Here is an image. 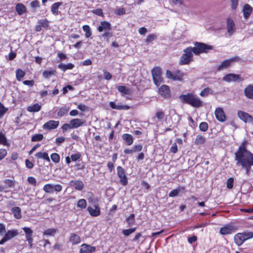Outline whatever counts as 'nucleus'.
Instances as JSON below:
<instances>
[{"mask_svg":"<svg viewBox=\"0 0 253 253\" xmlns=\"http://www.w3.org/2000/svg\"><path fill=\"white\" fill-rule=\"evenodd\" d=\"M49 21L46 19H41L38 21V24L43 28H47L49 26Z\"/></svg>","mask_w":253,"mask_h":253,"instance_id":"obj_46","label":"nucleus"},{"mask_svg":"<svg viewBox=\"0 0 253 253\" xmlns=\"http://www.w3.org/2000/svg\"><path fill=\"white\" fill-rule=\"evenodd\" d=\"M214 114L216 119L219 122H223L226 120V116L222 108H216L214 112Z\"/></svg>","mask_w":253,"mask_h":253,"instance_id":"obj_12","label":"nucleus"},{"mask_svg":"<svg viewBox=\"0 0 253 253\" xmlns=\"http://www.w3.org/2000/svg\"><path fill=\"white\" fill-rule=\"evenodd\" d=\"M8 110L7 108H5L3 105L0 102V118H2L4 114Z\"/></svg>","mask_w":253,"mask_h":253,"instance_id":"obj_51","label":"nucleus"},{"mask_svg":"<svg viewBox=\"0 0 253 253\" xmlns=\"http://www.w3.org/2000/svg\"><path fill=\"white\" fill-rule=\"evenodd\" d=\"M16 11L19 15H22L26 12V7L22 3H17L16 5Z\"/></svg>","mask_w":253,"mask_h":253,"instance_id":"obj_32","label":"nucleus"},{"mask_svg":"<svg viewBox=\"0 0 253 253\" xmlns=\"http://www.w3.org/2000/svg\"><path fill=\"white\" fill-rule=\"evenodd\" d=\"M28 182L32 185H36L37 181L35 177L33 176H29L27 179Z\"/></svg>","mask_w":253,"mask_h":253,"instance_id":"obj_63","label":"nucleus"},{"mask_svg":"<svg viewBox=\"0 0 253 253\" xmlns=\"http://www.w3.org/2000/svg\"><path fill=\"white\" fill-rule=\"evenodd\" d=\"M227 29L230 36H232L235 32V25L234 22L231 18L226 19Z\"/></svg>","mask_w":253,"mask_h":253,"instance_id":"obj_13","label":"nucleus"},{"mask_svg":"<svg viewBox=\"0 0 253 253\" xmlns=\"http://www.w3.org/2000/svg\"><path fill=\"white\" fill-rule=\"evenodd\" d=\"M63 187L60 184H52L48 183L45 184L43 187V190L47 193H51L53 191L60 192L62 190Z\"/></svg>","mask_w":253,"mask_h":253,"instance_id":"obj_5","label":"nucleus"},{"mask_svg":"<svg viewBox=\"0 0 253 253\" xmlns=\"http://www.w3.org/2000/svg\"><path fill=\"white\" fill-rule=\"evenodd\" d=\"M57 232V230L55 228H49L45 230L43 232L44 235L53 236Z\"/></svg>","mask_w":253,"mask_h":253,"instance_id":"obj_45","label":"nucleus"},{"mask_svg":"<svg viewBox=\"0 0 253 253\" xmlns=\"http://www.w3.org/2000/svg\"><path fill=\"white\" fill-rule=\"evenodd\" d=\"M41 109V106L38 103H35L33 105L29 106L27 107V111L29 112H37L40 111Z\"/></svg>","mask_w":253,"mask_h":253,"instance_id":"obj_26","label":"nucleus"},{"mask_svg":"<svg viewBox=\"0 0 253 253\" xmlns=\"http://www.w3.org/2000/svg\"><path fill=\"white\" fill-rule=\"evenodd\" d=\"M245 96L249 99H253V85H249L244 90Z\"/></svg>","mask_w":253,"mask_h":253,"instance_id":"obj_25","label":"nucleus"},{"mask_svg":"<svg viewBox=\"0 0 253 253\" xmlns=\"http://www.w3.org/2000/svg\"><path fill=\"white\" fill-rule=\"evenodd\" d=\"M122 138L125 140L128 145H131L133 142L132 136L129 134L125 133L122 135Z\"/></svg>","mask_w":253,"mask_h":253,"instance_id":"obj_28","label":"nucleus"},{"mask_svg":"<svg viewBox=\"0 0 253 253\" xmlns=\"http://www.w3.org/2000/svg\"><path fill=\"white\" fill-rule=\"evenodd\" d=\"M231 8L232 10H236L239 3V0H230Z\"/></svg>","mask_w":253,"mask_h":253,"instance_id":"obj_53","label":"nucleus"},{"mask_svg":"<svg viewBox=\"0 0 253 253\" xmlns=\"http://www.w3.org/2000/svg\"><path fill=\"white\" fill-rule=\"evenodd\" d=\"M227 187L228 189H232L233 187L234 179L232 177L228 178L227 180Z\"/></svg>","mask_w":253,"mask_h":253,"instance_id":"obj_57","label":"nucleus"},{"mask_svg":"<svg viewBox=\"0 0 253 253\" xmlns=\"http://www.w3.org/2000/svg\"><path fill=\"white\" fill-rule=\"evenodd\" d=\"M206 138L201 135H198L195 140V143L197 145L203 144L206 142Z\"/></svg>","mask_w":253,"mask_h":253,"instance_id":"obj_33","label":"nucleus"},{"mask_svg":"<svg viewBox=\"0 0 253 253\" xmlns=\"http://www.w3.org/2000/svg\"><path fill=\"white\" fill-rule=\"evenodd\" d=\"M69 110V108L64 106L61 108L58 112H57V115L59 117H62L64 115L67 114Z\"/></svg>","mask_w":253,"mask_h":253,"instance_id":"obj_35","label":"nucleus"},{"mask_svg":"<svg viewBox=\"0 0 253 253\" xmlns=\"http://www.w3.org/2000/svg\"><path fill=\"white\" fill-rule=\"evenodd\" d=\"M25 75V72L21 69H18L16 70V77L18 81H20Z\"/></svg>","mask_w":253,"mask_h":253,"instance_id":"obj_36","label":"nucleus"},{"mask_svg":"<svg viewBox=\"0 0 253 253\" xmlns=\"http://www.w3.org/2000/svg\"><path fill=\"white\" fill-rule=\"evenodd\" d=\"M241 234L243 235L245 241L253 238V232L246 231L242 232Z\"/></svg>","mask_w":253,"mask_h":253,"instance_id":"obj_42","label":"nucleus"},{"mask_svg":"<svg viewBox=\"0 0 253 253\" xmlns=\"http://www.w3.org/2000/svg\"><path fill=\"white\" fill-rule=\"evenodd\" d=\"M0 144L8 146V143L7 140L5 135L1 132H0Z\"/></svg>","mask_w":253,"mask_h":253,"instance_id":"obj_41","label":"nucleus"},{"mask_svg":"<svg viewBox=\"0 0 253 253\" xmlns=\"http://www.w3.org/2000/svg\"><path fill=\"white\" fill-rule=\"evenodd\" d=\"M179 99L182 103L188 104L194 108H199L203 105V101L194 93L182 94L179 96Z\"/></svg>","mask_w":253,"mask_h":253,"instance_id":"obj_3","label":"nucleus"},{"mask_svg":"<svg viewBox=\"0 0 253 253\" xmlns=\"http://www.w3.org/2000/svg\"><path fill=\"white\" fill-rule=\"evenodd\" d=\"M109 105L111 108L114 109L121 110H128L130 107L126 105H123L121 104H117L113 101L109 102Z\"/></svg>","mask_w":253,"mask_h":253,"instance_id":"obj_19","label":"nucleus"},{"mask_svg":"<svg viewBox=\"0 0 253 253\" xmlns=\"http://www.w3.org/2000/svg\"><path fill=\"white\" fill-rule=\"evenodd\" d=\"M7 152L5 149H0V160L4 159L7 155Z\"/></svg>","mask_w":253,"mask_h":253,"instance_id":"obj_58","label":"nucleus"},{"mask_svg":"<svg viewBox=\"0 0 253 253\" xmlns=\"http://www.w3.org/2000/svg\"><path fill=\"white\" fill-rule=\"evenodd\" d=\"M84 121L80 119H73L70 121L72 128H76L81 126L84 125Z\"/></svg>","mask_w":253,"mask_h":253,"instance_id":"obj_18","label":"nucleus"},{"mask_svg":"<svg viewBox=\"0 0 253 253\" xmlns=\"http://www.w3.org/2000/svg\"><path fill=\"white\" fill-rule=\"evenodd\" d=\"M153 78L162 75L161 70L159 67H156L151 70Z\"/></svg>","mask_w":253,"mask_h":253,"instance_id":"obj_43","label":"nucleus"},{"mask_svg":"<svg viewBox=\"0 0 253 253\" xmlns=\"http://www.w3.org/2000/svg\"><path fill=\"white\" fill-rule=\"evenodd\" d=\"M117 169V175L120 178V183L124 186L126 185L127 184L128 181L124 169L121 166H118Z\"/></svg>","mask_w":253,"mask_h":253,"instance_id":"obj_6","label":"nucleus"},{"mask_svg":"<svg viewBox=\"0 0 253 253\" xmlns=\"http://www.w3.org/2000/svg\"><path fill=\"white\" fill-rule=\"evenodd\" d=\"M238 116L245 123L251 124L253 126V118L247 113L242 111H239L238 112Z\"/></svg>","mask_w":253,"mask_h":253,"instance_id":"obj_10","label":"nucleus"},{"mask_svg":"<svg viewBox=\"0 0 253 253\" xmlns=\"http://www.w3.org/2000/svg\"><path fill=\"white\" fill-rule=\"evenodd\" d=\"M22 229L25 233V237L26 241L28 243V245L29 246L30 248H31L33 245V231L30 228L27 227H23Z\"/></svg>","mask_w":253,"mask_h":253,"instance_id":"obj_9","label":"nucleus"},{"mask_svg":"<svg viewBox=\"0 0 253 253\" xmlns=\"http://www.w3.org/2000/svg\"><path fill=\"white\" fill-rule=\"evenodd\" d=\"M193 47H188L184 49V53L180 57L179 64L180 65H185L189 64L193 58V54L199 55L201 53L207 52L209 50L212 48L211 45L196 42Z\"/></svg>","mask_w":253,"mask_h":253,"instance_id":"obj_1","label":"nucleus"},{"mask_svg":"<svg viewBox=\"0 0 253 253\" xmlns=\"http://www.w3.org/2000/svg\"><path fill=\"white\" fill-rule=\"evenodd\" d=\"M2 183L5 185L7 188H10L14 186L15 181L11 179H6L3 180Z\"/></svg>","mask_w":253,"mask_h":253,"instance_id":"obj_38","label":"nucleus"},{"mask_svg":"<svg viewBox=\"0 0 253 253\" xmlns=\"http://www.w3.org/2000/svg\"><path fill=\"white\" fill-rule=\"evenodd\" d=\"M69 185L71 187H74L76 190L81 191L84 187L83 182L80 180H71L69 182Z\"/></svg>","mask_w":253,"mask_h":253,"instance_id":"obj_16","label":"nucleus"},{"mask_svg":"<svg viewBox=\"0 0 253 253\" xmlns=\"http://www.w3.org/2000/svg\"><path fill=\"white\" fill-rule=\"evenodd\" d=\"M103 72L104 74V78L105 80H110L112 79V75L109 72L105 70H103Z\"/></svg>","mask_w":253,"mask_h":253,"instance_id":"obj_60","label":"nucleus"},{"mask_svg":"<svg viewBox=\"0 0 253 253\" xmlns=\"http://www.w3.org/2000/svg\"><path fill=\"white\" fill-rule=\"evenodd\" d=\"M59 125V121H56L54 120H50L45 123L43 126L42 128L44 129L47 130H51L56 128Z\"/></svg>","mask_w":253,"mask_h":253,"instance_id":"obj_14","label":"nucleus"},{"mask_svg":"<svg viewBox=\"0 0 253 253\" xmlns=\"http://www.w3.org/2000/svg\"><path fill=\"white\" fill-rule=\"evenodd\" d=\"M243 78L241 77L240 75L234 74H228L223 77V81L228 83L231 82H240L243 81Z\"/></svg>","mask_w":253,"mask_h":253,"instance_id":"obj_8","label":"nucleus"},{"mask_svg":"<svg viewBox=\"0 0 253 253\" xmlns=\"http://www.w3.org/2000/svg\"><path fill=\"white\" fill-rule=\"evenodd\" d=\"M19 234L18 231L17 230L13 229L8 230L4 234V237L7 240V241L14 238L17 236Z\"/></svg>","mask_w":253,"mask_h":253,"instance_id":"obj_22","label":"nucleus"},{"mask_svg":"<svg viewBox=\"0 0 253 253\" xmlns=\"http://www.w3.org/2000/svg\"><path fill=\"white\" fill-rule=\"evenodd\" d=\"M213 93V90L212 89L207 87L204 89L200 93V95L202 97H206L208 96L209 94H211Z\"/></svg>","mask_w":253,"mask_h":253,"instance_id":"obj_34","label":"nucleus"},{"mask_svg":"<svg viewBox=\"0 0 253 253\" xmlns=\"http://www.w3.org/2000/svg\"><path fill=\"white\" fill-rule=\"evenodd\" d=\"M87 211L89 214L93 217H96L100 214V209L97 204L94 205L93 207L88 206Z\"/></svg>","mask_w":253,"mask_h":253,"instance_id":"obj_11","label":"nucleus"},{"mask_svg":"<svg viewBox=\"0 0 253 253\" xmlns=\"http://www.w3.org/2000/svg\"><path fill=\"white\" fill-rule=\"evenodd\" d=\"M237 229V227L234 224L228 223L220 228L219 233L221 235L225 236L234 233Z\"/></svg>","mask_w":253,"mask_h":253,"instance_id":"obj_4","label":"nucleus"},{"mask_svg":"<svg viewBox=\"0 0 253 253\" xmlns=\"http://www.w3.org/2000/svg\"><path fill=\"white\" fill-rule=\"evenodd\" d=\"M81 157V155L79 153L73 154L71 156V159L72 161L75 162L78 160Z\"/></svg>","mask_w":253,"mask_h":253,"instance_id":"obj_59","label":"nucleus"},{"mask_svg":"<svg viewBox=\"0 0 253 253\" xmlns=\"http://www.w3.org/2000/svg\"><path fill=\"white\" fill-rule=\"evenodd\" d=\"M253 10V8L248 4H246L243 9V12L245 19H248L250 16Z\"/></svg>","mask_w":253,"mask_h":253,"instance_id":"obj_20","label":"nucleus"},{"mask_svg":"<svg viewBox=\"0 0 253 253\" xmlns=\"http://www.w3.org/2000/svg\"><path fill=\"white\" fill-rule=\"evenodd\" d=\"M95 247L90 245L84 244L81 246L80 250V253H91L95 251Z\"/></svg>","mask_w":253,"mask_h":253,"instance_id":"obj_17","label":"nucleus"},{"mask_svg":"<svg viewBox=\"0 0 253 253\" xmlns=\"http://www.w3.org/2000/svg\"><path fill=\"white\" fill-rule=\"evenodd\" d=\"M157 38V36L156 34H150L147 36L146 40L145 42L148 44L150 42H152L154 40H156Z\"/></svg>","mask_w":253,"mask_h":253,"instance_id":"obj_44","label":"nucleus"},{"mask_svg":"<svg viewBox=\"0 0 253 253\" xmlns=\"http://www.w3.org/2000/svg\"><path fill=\"white\" fill-rule=\"evenodd\" d=\"M134 214H131L127 218V221L129 225H131L134 224Z\"/></svg>","mask_w":253,"mask_h":253,"instance_id":"obj_56","label":"nucleus"},{"mask_svg":"<svg viewBox=\"0 0 253 253\" xmlns=\"http://www.w3.org/2000/svg\"><path fill=\"white\" fill-rule=\"evenodd\" d=\"M31 6L32 8H37L40 6V2L38 0H35L31 2Z\"/></svg>","mask_w":253,"mask_h":253,"instance_id":"obj_64","label":"nucleus"},{"mask_svg":"<svg viewBox=\"0 0 253 253\" xmlns=\"http://www.w3.org/2000/svg\"><path fill=\"white\" fill-rule=\"evenodd\" d=\"M111 29V24L105 21L101 22L100 26L97 28L99 32H101L104 30H110Z\"/></svg>","mask_w":253,"mask_h":253,"instance_id":"obj_24","label":"nucleus"},{"mask_svg":"<svg viewBox=\"0 0 253 253\" xmlns=\"http://www.w3.org/2000/svg\"><path fill=\"white\" fill-rule=\"evenodd\" d=\"M235 155L236 165L245 169L246 174L249 175L251 167L253 166V154L243 145L239 147Z\"/></svg>","mask_w":253,"mask_h":253,"instance_id":"obj_2","label":"nucleus"},{"mask_svg":"<svg viewBox=\"0 0 253 253\" xmlns=\"http://www.w3.org/2000/svg\"><path fill=\"white\" fill-rule=\"evenodd\" d=\"M234 240L235 243L238 246H241L244 242H245V240L244 238L243 235L241 233H238L236 234L234 237Z\"/></svg>","mask_w":253,"mask_h":253,"instance_id":"obj_21","label":"nucleus"},{"mask_svg":"<svg viewBox=\"0 0 253 253\" xmlns=\"http://www.w3.org/2000/svg\"><path fill=\"white\" fill-rule=\"evenodd\" d=\"M87 203L86 201L84 199H80L77 203V206L81 209H84L86 207Z\"/></svg>","mask_w":253,"mask_h":253,"instance_id":"obj_40","label":"nucleus"},{"mask_svg":"<svg viewBox=\"0 0 253 253\" xmlns=\"http://www.w3.org/2000/svg\"><path fill=\"white\" fill-rule=\"evenodd\" d=\"M102 36L107 42H108L109 39L112 37V34L110 32H105Z\"/></svg>","mask_w":253,"mask_h":253,"instance_id":"obj_61","label":"nucleus"},{"mask_svg":"<svg viewBox=\"0 0 253 253\" xmlns=\"http://www.w3.org/2000/svg\"><path fill=\"white\" fill-rule=\"evenodd\" d=\"M159 92L165 98H169L170 96L169 88L168 85H162L159 89Z\"/></svg>","mask_w":253,"mask_h":253,"instance_id":"obj_15","label":"nucleus"},{"mask_svg":"<svg viewBox=\"0 0 253 253\" xmlns=\"http://www.w3.org/2000/svg\"><path fill=\"white\" fill-rule=\"evenodd\" d=\"M117 89L123 94H128L130 93L129 89L125 86L119 85L117 87Z\"/></svg>","mask_w":253,"mask_h":253,"instance_id":"obj_37","label":"nucleus"},{"mask_svg":"<svg viewBox=\"0 0 253 253\" xmlns=\"http://www.w3.org/2000/svg\"><path fill=\"white\" fill-rule=\"evenodd\" d=\"M35 156L38 159H43L47 162H50V159L46 152H39L35 154Z\"/></svg>","mask_w":253,"mask_h":253,"instance_id":"obj_29","label":"nucleus"},{"mask_svg":"<svg viewBox=\"0 0 253 253\" xmlns=\"http://www.w3.org/2000/svg\"><path fill=\"white\" fill-rule=\"evenodd\" d=\"M180 191V188L174 189L170 192V193L169 194V196L170 197H173L177 196L178 195Z\"/></svg>","mask_w":253,"mask_h":253,"instance_id":"obj_54","label":"nucleus"},{"mask_svg":"<svg viewBox=\"0 0 253 253\" xmlns=\"http://www.w3.org/2000/svg\"><path fill=\"white\" fill-rule=\"evenodd\" d=\"M136 230V228H130L128 229H125L123 230V234L126 236H128L130 234L133 233Z\"/></svg>","mask_w":253,"mask_h":253,"instance_id":"obj_50","label":"nucleus"},{"mask_svg":"<svg viewBox=\"0 0 253 253\" xmlns=\"http://www.w3.org/2000/svg\"><path fill=\"white\" fill-rule=\"evenodd\" d=\"M43 138V135L42 134H36L34 135L31 138L33 142L41 141Z\"/></svg>","mask_w":253,"mask_h":253,"instance_id":"obj_48","label":"nucleus"},{"mask_svg":"<svg viewBox=\"0 0 253 253\" xmlns=\"http://www.w3.org/2000/svg\"><path fill=\"white\" fill-rule=\"evenodd\" d=\"M50 158L51 160L55 163H58L60 162V157L57 153H52L50 156Z\"/></svg>","mask_w":253,"mask_h":253,"instance_id":"obj_47","label":"nucleus"},{"mask_svg":"<svg viewBox=\"0 0 253 253\" xmlns=\"http://www.w3.org/2000/svg\"><path fill=\"white\" fill-rule=\"evenodd\" d=\"M54 71L51 70V71H44L42 73V76L44 78L48 79L49 78L51 75L54 74Z\"/></svg>","mask_w":253,"mask_h":253,"instance_id":"obj_52","label":"nucleus"},{"mask_svg":"<svg viewBox=\"0 0 253 253\" xmlns=\"http://www.w3.org/2000/svg\"><path fill=\"white\" fill-rule=\"evenodd\" d=\"M6 233L5 226L4 224L0 223V236L4 235Z\"/></svg>","mask_w":253,"mask_h":253,"instance_id":"obj_62","label":"nucleus"},{"mask_svg":"<svg viewBox=\"0 0 253 253\" xmlns=\"http://www.w3.org/2000/svg\"><path fill=\"white\" fill-rule=\"evenodd\" d=\"M240 60V58L238 56H235L230 59L225 60L218 66V70H222L224 69L228 68L231 64L235 61H239Z\"/></svg>","mask_w":253,"mask_h":253,"instance_id":"obj_7","label":"nucleus"},{"mask_svg":"<svg viewBox=\"0 0 253 253\" xmlns=\"http://www.w3.org/2000/svg\"><path fill=\"white\" fill-rule=\"evenodd\" d=\"M83 30L85 32V37L86 38H88L91 36L90 28L88 25H84L83 26Z\"/></svg>","mask_w":253,"mask_h":253,"instance_id":"obj_39","label":"nucleus"},{"mask_svg":"<svg viewBox=\"0 0 253 253\" xmlns=\"http://www.w3.org/2000/svg\"><path fill=\"white\" fill-rule=\"evenodd\" d=\"M61 3L59 2L54 3L51 6V11L55 15L58 14V8L61 5Z\"/></svg>","mask_w":253,"mask_h":253,"instance_id":"obj_30","label":"nucleus"},{"mask_svg":"<svg viewBox=\"0 0 253 253\" xmlns=\"http://www.w3.org/2000/svg\"><path fill=\"white\" fill-rule=\"evenodd\" d=\"M70 241L73 245L78 244L80 243V237L75 233H71L70 238Z\"/></svg>","mask_w":253,"mask_h":253,"instance_id":"obj_27","label":"nucleus"},{"mask_svg":"<svg viewBox=\"0 0 253 253\" xmlns=\"http://www.w3.org/2000/svg\"><path fill=\"white\" fill-rule=\"evenodd\" d=\"M11 212L15 218L19 219L22 217L21 210L18 207H14L11 208Z\"/></svg>","mask_w":253,"mask_h":253,"instance_id":"obj_23","label":"nucleus"},{"mask_svg":"<svg viewBox=\"0 0 253 253\" xmlns=\"http://www.w3.org/2000/svg\"><path fill=\"white\" fill-rule=\"evenodd\" d=\"M74 67V65L71 63H68L67 64L61 63L58 65V68L63 71H65L68 69H72Z\"/></svg>","mask_w":253,"mask_h":253,"instance_id":"obj_31","label":"nucleus"},{"mask_svg":"<svg viewBox=\"0 0 253 253\" xmlns=\"http://www.w3.org/2000/svg\"><path fill=\"white\" fill-rule=\"evenodd\" d=\"M154 84L157 86H159L163 82V79L162 78V75H160L159 76H156L153 78Z\"/></svg>","mask_w":253,"mask_h":253,"instance_id":"obj_49","label":"nucleus"},{"mask_svg":"<svg viewBox=\"0 0 253 253\" xmlns=\"http://www.w3.org/2000/svg\"><path fill=\"white\" fill-rule=\"evenodd\" d=\"M199 128L201 131H206L208 128V125L206 122H202L200 124Z\"/></svg>","mask_w":253,"mask_h":253,"instance_id":"obj_55","label":"nucleus"}]
</instances>
